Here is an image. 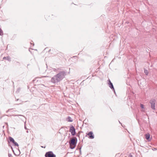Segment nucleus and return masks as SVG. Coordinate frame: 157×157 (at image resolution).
Instances as JSON below:
<instances>
[{"instance_id":"obj_1","label":"nucleus","mask_w":157,"mask_h":157,"mask_svg":"<svg viewBox=\"0 0 157 157\" xmlns=\"http://www.w3.org/2000/svg\"><path fill=\"white\" fill-rule=\"evenodd\" d=\"M65 75L66 73L64 71H61L52 78L51 82L54 83H57L62 80L65 77Z\"/></svg>"},{"instance_id":"obj_2","label":"nucleus","mask_w":157,"mask_h":157,"mask_svg":"<svg viewBox=\"0 0 157 157\" xmlns=\"http://www.w3.org/2000/svg\"><path fill=\"white\" fill-rule=\"evenodd\" d=\"M77 142V140L76 138L72 139L69 142L70 148L71 149H74L76 146Z\"/></svg>"},{"instance_id":"obj_3","label":"nucleus","mask_w":157,"mask_h":157,"mask_svg":"<svg viewBox=\"0 0 157 157\" xmlns=\"http://www.w3.org/2000/svg\"><path fill=\"white\" fill-rule=\"evenodd\" d=\"M45 157H56V155L52 151L47 152L45 155Z\"/></svg>"},{"instance_id":"obj_4","label":"nucleus","mask_w":157,"mask_h":157,"mask_svg":"<svg viewBox=\"0 0 157 157\" xmlns=\"http://www.w3.org/2000/svg\"><path fill=\"white\" fill-rule=\"evenodd\" d=\"M155 99H152L150 101V103L151 104V107L153 109H155Z\"/></svg>"},{"instance_id":"obj_5","label":"nucleus","mask_w":157,"mask_h":157,"mask_svg":"<svg viewBox=\"0 0 157 157\" xmlns=\"http://www.w3.org/2000/svg\"><path fill=\"white\" fill-rule=\"evenodd\" d=\"M69 131L70 132H71L72 135L73 136L75 135V129L73 126H72L70 127Z\"/></svg>"},{"instance_id":"obj_6","label":"nucleus","mask_w":157,"mask_h":157,"mask_svg":"<svg viewBox=\"0 0 157 157\" xmlns=\"http://www.w3.org/2000/svg\"><path fill=\"white\" fill-rule=\"evenodd\" d=\"M87 135L89 137L90 139H92L94 137L93 133L92 132H89L88 133Z\"/></svg>"},{"instance_id":"obj_7","label":"nucleus","mask_w":157,"mask_h":157,"mask_svg":"<svg viewBox=\"0 0 157 157\" xmlns=\"http://www.w3.org/2000/svg\"><path fill=\"white\" fill-rule=\"evenodd\" d=\"M146 139L148 141H150L151 140V138H150V135L149 133H147L145 135Z\"/></svg>"},{"instance_id":"obj_8","label":"nucleus","mask_w":157,"mask_h":157,"mask_svg":"<svg viewBox=\"0 0 157 157\" xmlns=\"http://www.w3.org/2000/svg\"><path fill=\"white\" fill-rule=\"evenodd\" d=\"M67 121L68 122H72V120L70 117H68L67 119Z\"/></svg>"},{"instance_id":"obj_9","label":"nucleus","mask_w":157,"mask_h":157,"mask_svg":"<svg viewBox=\"0 0 157 157\" xmlns=\"http://www.w3.org/2000/svg\"><path fill=\"white\" fill-rule=\"evenodd\" d=\"M109 84L110 85V87L111 88L114 89L113 86V85L112 83L111 82L110 80H109Z\"/></svg>"},{"instance_id":"obj_10","label":"nucleus","mask_w":157,"mask_h":157,"mask_svg":"<svg viewBox=\"0 0 157 157\" xmlns=\"http://www.w3.org/2000/svg\"><path fill=\"white\" fill-rule=\"evenodd\" d=\"M140 107L141 108L143 109L142 111H144V106L143 104H140Z\"/></svg>"},{"instance_id":"obj_11","label":"nucleus","mask_w":157,"mask_h":157,"mask_svg":"<svg viewBox=\"0 0 157 157\" xmlns=\"http://www.w3.org/2000/svg\"><path fill=\"white\" fill-rule=\"evenodd\" d=\"M9 140L11 142H12L13 143L14 141V139L13 138H12L11 137H10L9 138Z\"/></svg>"},{"instance_id":"obj_12","label":"nucleus","mask_w":157,"mask_h":157,"mask_svg":"<svg viewBox=\"0 0 157 157\" xmlns=\"http://www.w3.org/2000/svg\"><path fill=\"white\" fill-rule=\"evenodd\" d=\"M3 34V32L1 29L0 28V35H2Z\"/></svg>"},{"instance_id":"obj_13","label":"nucleus","mask_w":157,"mask_h":157,"mask_svg":"<svg viewBox=\"0 0 157 157\" xmlns=\"http://www.w3.org/2000/svg\"><path fill=\"white\" fill-rule=\"evenodd\" d=\"M13 143L15 145L17 146H18V144H17V142H15V141H14V142Z\"/></svg>"},{"instance_id":"obj_14","label":"nucleus","mask_w":157,"mask_h":157,"mask_svg":"<svg viewBox=\"0 0 157 157\" xmlns=\"http://www.w3.org/2000/svg\"><path fill=\"white\" fill-rule=\"evenodd\" d=\"M144 72L146 73V75H147L148 74V72H147V70H146V71L145 70L144 71Z\"/></svg>"},{"instance_id":"obj_15","label":"nucleus","mask_w":157,"mask_h":157,"mask_svg":"<svg viewBox=\"0 0 157 157\" xmlns=\"http://www.w3.org/2000/svg\"><path fill=\"white\" fill-rule=\"evenodd\" d=\"M128 157H133L132 155H131V154H130L129 155V156Z\"/></svg>"}]
</instances>
